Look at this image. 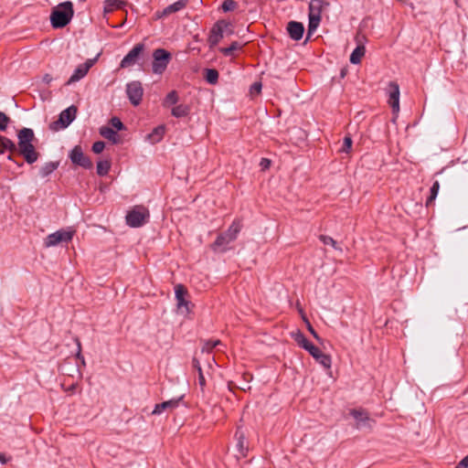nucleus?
<instances>
[{"label":"nucleus","mask_w":468,"mask_h":468,"mask_svg":"<svg viewBox=\"0 0 468 468\" xmlns=\"http://www.w3.org/2000/svg\"><path fill=\"white\" fill-rule=\"evenodd\" d=\"M241 229L240 220L235 219L226 231L218 235L216 240L211 244L212 250L221 253L229 250V245L237 239Z\"/></svg>","instance_id":"1"},{"label":"nucleus","mask_w":468,"mask_h":468,"mask_svg":"<svg viewBox=\"0 0 468 468\" xmlns=\"http://www.w3.org/2000/svg\"><path fill=\"white\" fill-rule=\"evenodd\" d=\"M73 15V4L70 1L60 3L53 8L50 14L51 26L54 28L66 27L71 21Z\"/></svg>","instance_id":"2"},{"label":"nucleus","mask_w":468,"mask_h":468,"mask_svg":"<svg viewBox=\"0 0 468 468\" xmlns=\"http://www.w3.org/2000/svg\"><path fill=\"white\" fill-rule=\"evenodd\" d=\"M150 218L149 210L143 206H135L128 211L125 219L126 224L132 228H140L144 225Z\"/></svg>","instance_id":"3"},{"label":"nucleus","mask_w":468,"mask_h":468,"mask_svg":"<svg viewBox=\"0 0 468 468\" xmlns=\"http://www.w3.org/2000/svg\"><path fill=\"white\" fill-rule=\"evenodd\" d=\"M152 69L155 74H162L167 68L171 54L164 48H156L153 53Z\"/></svg>","instance_id":"4"},{"label":"nucleus","mask_w":468,"mask_h":468,"mask_svg":"<svg viewBox=\"0 0 468 468\" xmlns=\"http://www.w3.org/2000/svg\"><path fill=\"white\" fill-rule=\"evenodd\" d=\"M187 294L188 292L183 284H177L175 286L177 310L183 314H187L191 312L192 303L186 299Z\"/></svg>","instance_id":"5"},{"label":"nucleus","mask_w":468,"mask_h":468,"mask_svg":"<svg viewBox=\"0 0 468 468\" xmlns=\"http://www.w3.org/2000/svg\"><path fill=\"white\" fill-rule=\"evenodd\" d=\"M73 235V230H57L56 232L48 235V237L45 239V246L48 248L57 246L62 242L68 243L72 239Z\"/></svg>","instance_id":"6"},{"label":"nucleus","mask_w":468,"mask_h":468,"mask_svg":"<svg viewBox=\"0 0 468 468\" xmlns=\"http://www.w3.org/2000/svg\"><path fill=\"white\" fill-rule=\"evenodd\" d=\"M69 156L70 161L76 165L81 166L84 169H91L93 167L92 161L89 156L84 154L80 145L74 146Z\"/></svg>","instance_id":"7"},{"label":"nucleus","mask_w":468,"mask_h":468,"mask_svg":"<svg viewBox=\"0 0 468 468\" xmlns=\"http://www.w3.org/2000/svg\"><path fill=\"white\" fill-rule=\"evenodd\" d=\"M126 93L131 101V103L134 106H137L141 103L144 89L142 87V83L140 81L134 80L129 82L126 85Z\"/></svg>","instance_id":"8"},{"label":"nucleus","mask_w":468,"mask_h":468,"mask_svg":"<svg viewBox=\"0 0 468 468\" xmlns=\"http://www.w3.org/2000/svg\"><path fill=\"white\" fill-rule=\"evenodd\" d=\"M77 107L71 105L67 109L63 110L60 114L58 122H55L51 124L53 129H57V125H60V128H67L76 118L77 114Z\"/></svg>","instance_id":"9"},{"label":"nucleus","mask_w":468,"mask_h":468,"mask_svg":"<svg viewBox=\"0 0 468 468\" xmlns=\"http://www.w3.org/2000/svg\"><path fill=\"white\" fill-rule=\"evenodd\" d=\"M230 26V23L225 20L218 21L210 29L208 36V43L210 47L217 46L223 38L224 28Z\"/></svg>","instance_id":"10"},{"label":"nucleus","mask_w":468,"mask_h":468,"mask_svg":"<svg viewBox=\"0 0 468 468\" xmlns=\"http://www.w3.org/2000/svg\"><path fill=\"white\" fill-rule=\"evenodd\" d=\"M144 49L143 43L136 44L122 59L121 68H128L133 66L139 59L140 55Z\"/></svg>","instance_id":"11"},{"label":"nucleus","mask_w":468,"mask_h":468,"mask_svg":"<svg viewBox=\"0 0 468 468\" xmlns=\"http://www.w3.org/2000/svg\"><path fill=\"white\" fill-rule=\"evenodd\" d=\"M94 60L88 59L86 62L80 64L74 70L71 77L66 82V85H70L84 78L89 72L90 69L93 66Z\"/></svg>","instance_id":"12"},{"label":"nucleus","mask_w":468,"mask_h":468,"mask_svg":"<svg viewBox=\"0 0 468 468\" xmlns=\"http://www.w3.org/2000/svg\"><path fill=\"white\" fill-rule=\"evenodd\" d=\"M388 103L393 112L399 111V87L395 81H390L388 87Z\"/></svg>","instance_id":"13"},{"label":"nucleus","mask_w":468,"mask_h":468,"mask_svg":"<svg viewBox=\"0 0 468 468\" xmlns=\"http://www.w3.org/2000/svg\"><path fill=\"white\" fill-rule=\"evenodd\" d=\"M17 139L16 152H19L24 147L33 143L35 140L34 131L30 128H22L17 133Z\"/></svg>","instance_id":"14"},{"label":"nucleus","mask_w":468,"mask_h":468,"mask_svg":"<svg viewBox=\"0 0 468 468\" xmlns=\"http://www.w3.org/2000/svg\"><path fill=\"white\" fill-rule=\"evenodd\" d=\"M184 396H180L178 398H174L169 400L158 403L155 405L152 414L159 415L165 410H173L179 406L180 401L183 399Z\"/></svg>","instance_id":"15"},{"label":"nucleus","mask_w":468,"mask_h":468,"mask_svg":"<svg viewBox=\"0 0 468 468\" xmlns=\"http://www.w3.org/2000/svg\"><path fill=\"white\" fill-rule=\"evenodd\" d=\"M309 354L323 367L325 368H330L331 367V356L323 353L317 346L313 345L310 346L309 350H307Z\"/></svg>","instance_id":"16"},{"label":"nucleus","mask_w":468,"mask_h":468,"mask_svg":"<svg viewBox=\"0 0 468 468\" xmlns=\"http://www.w3.org/2000/svg\"><path fill=\"white\" fill-rule=\"evenodd\" d=\"M287 31L292 39L298 41L303 36L304 27L301 22L290 21L287 25Z\"/></svg>","instance_id":"17"},{"label":"nucleus","mask_w":468,"mask_h":468,"mask_svg":"<svg viewBox=\"0 0 468 468\" xmlns=\"http://www.w3.org/2000/svg\"><path fill=\"white\" fill-rule=\"evenodd\" d=\"M20 155H22L25 161L31 165L37 161L39 157V154L37 152L33 143L24 147L22 150L17 152Z\"/></svg>","instance_id":"18"},{"label":"nucleus","mask_w":468,"mask_h":468,"mask_svg":"<svg viewBox=\"0 0 468 468\" xmlns=\"http://www.w3.org/2000/svg\"><path fill=\"white\" fill-rule=\"evenodd\" d=\"M100 134L113 144H119L122 143L120 135H118L117 132L110 126H101L100 128Z\"/></svg>","instance_id":"19"},{"label":"nucleus","mask_w":468,"mask_h":468,"mask_svg":"<svg viewBox=\"0 0 468 468\" xmlns=\"http://www.w3.org/2000/svg\"><path fill=\"white\" fill-rule=\"evenodd\" d=\"M327 5H329V3L326 0H311L308 15L322 18L323 8Z\"/></svg>","instance_id":"20"},{"label":"nucleus","mask_w":468,"mask_h":468,"mask_svg":"<svg viewBox=\"0 0 468 468\" xmlns=\"http://www.w3.org/2000/svg\"><path fill=\"white\" fill-rule=\"evenodd\" d=\"M235 439H236V447L238 449V452L245 457L247 455L248 452V446L246 445V438L245 433L240 428H238L235 432Z\"/></svg>","instance_id":"21"},{"label":"nucleus","mask_w":468,"mask_h":468,"mask_svg":"<svg viewBox=\"0 0 468 468\" xmlns=\"http://www.w3.org/2000/svg\"><path fill=\"white\" fill-rule=\"evenodd\" d=\"M126 5L124 0H106L104 2V13H111L117 9H122Z\"/></svg>","instance_id":"22"},{"label":"nucleus","mask_w":468,"mask_h":468,"mask_svg":"<svg viewBox=\"0 0 468 468\" xmlns=\"http://www.w3.org/2000/svg\"><path fill=\"white\" fill-rule=\"evenodd\" d=\"M9 151L11 154L16 152V144L9 138L0 135V152Z\"/></svg>","instance_id":"23"},{"label":"nucleus","mask_w":468,"mask_h":468,"mask_svg":"<svg viewBox=\"0 0 468 468\" xmlns=\"http://www.w3.org/2000/svg\"><path fill=\"white\" fill-rule=\"evenodd\" d=\"M186 5V0H178L176 2H175L174 4L172 5H169L168 6H166L164 10H163V13H162V16H168L172 13H176L177 11H180L181 9H183Z\"/></svg>","instance_id":"24"},{"label":"nucleus","mask_w":468,"mask_h":468,"mask_svg":"<svg viewBox=\"0 0 468 468\" xmlns=\"http://www.w3.org/2000/svg\"><path fill=\"white\" fill-rule=\"evenodd\" d=\"M366 48L364 45H357L350 55V62L352 64H359L362 58L365 56Z\"/></svg>","instance_id":"25"},{"label":"nucleus","mask_w":468,"mask_h":468,"mask_svg":"<svg viewBox=\"0 0 468 468\" xmlns=\"http://www.w3.org/2000/svg\"><path fill=\"white\" fill-rule=\"evenodd\" d=\"M165 132V125H159L155 127L151 133L148 134V139L151 141L152 144H156L162 140Z\"/></svg>","instance_id":"26"},{"label":"nucleus","mask_w":468,"mask_h":468,"mask_svg":"<svg viewBox=\"0 0 468 468\" xmlns=\"http://www.w3.org/2000/svg\"><path fill=\"white\" fill-rule=\"evenodd\" d=\"M58 167V162H48L39 169V176L43 178L48 176Z\"/></svg>","instance_id":"27"},{"label":"nucleus","mask_w":468,"mask_h":468,"mask_svg":"<svg viewBox=\"0 0 468 468\" xmlns=\"http://www.w3.org/2000/svg\"><path fill=\"white\" fill-rule=\"evenodd\" d=\"M218 71L215 69H205L204 79L207 83L211 85H215L218 83Z\"/></svg>","instance_id":"28"},{"label":"nucleus","mask_w":468,"mask_h":468,"mask_svg":"<svg viewBox=\"0 0 468 468\" xmlns=\"http://www.w3.org/2000/svg\"><path fill=\"white\" fill-rule=\"evenodd\" d=\"M190 112V107L185 104H179L172 109V115L176 118L186 117Z\"/></svg>","instance_id":"29"},{"label":"nucleus","mask_w":468,"mask_h":468,"mask_svg":"<svg viewBox=\"0 0 468 468\" xmlns=\"http://www.w3.org/2000/svg\"><path fill=\"white\" fill-rule=\"evenodd\" d=\"M192 367L197 371L198 384L201 387V388H203L206 386V379H205L199 360L197 357H193Z\"/></svg>","instance_id":"30"},{"label":"nucleus","mask_w":468,"mask_h":468,"mask_svg":"<svg viewBox=\"0 0 468 468\" xmlns=\"http://www.w3.org/2000/svg\"><path fill=\"white\" fill-rule=\"evenodd\" d=\"M295 342L304 350H309L310 346H313V344L305 337V335L298 332L294 337Z\"/></svg>","instance_id":"31"},{"label":"nucleus","mask_w":468,"mask_h":468,"mask_svg":"<svg viewBox=\"0 0 468 468\" xmlns=\"http://www.w3.org/2000/svg\"><path fill=\"white\" fill-rule=\"evenodd\" d=\"M241 45L238 41H233L229 47L228 48H220L219 51L225 56V57H231L233 55V52L240 49Z\"/></svg>","instance_id":"32"},{"label":"nucleus","mask_w":468,"mask_h":468,"mask_svg":"<svg viewBox=\"0 0 468 468\" xmlns=\"http://www.w3.org/2000/svg\"><path fill=\"white\" fill-rule=\"evenodd\" d=\"M110 168H111V163L107 160L99 161L97 163V174L100 176H106L109 173Z\"/></svg>","instance_id":"33"},{"label":"nucleus","mask_w":468,"mask_h":468,"mask_svg":"<svg viewBox=\"0 0 468 468\" xmlns=\"http://www.w3.org/2000/svg\"><path fill=\"white\" fill-rule=\"evenodd\" d=\"M308 16H309L308 37H310L311 34L314 33L317 29V27L321 22V17L314 16L311 15H308Z\"/></svg>","instance_id":"34"},{"label":"nucleus","mask_w":468,"mask_h":468,"mask_svg":"<svg viewBox=\"0 0 468 468\" xmlns=\"http://www.w3.org/2000/svg\"><path fill=\"white\" fill-rule=\"evenodd\" d=\"M178 101V95L176 90L170 91L165 98L164 106L175 105Z\"/></svg>","instance_id":"35"},{"label":"nucleus","mask_w":468,"mask_h":468,"mask_svg":"<svg viewBox=\"0 0 468 468\" xmlns=\"http://www.w3.org/2000/svg\"><path fill=\"white\" fill-rule=\"evenodd\" d=\"M218 346H222V342L220 340H207L202 347V352H210Z\"/></svg>","instance_id":"36"},{"label":"nucleus","mask_w":468,"mask_h":468,"mask_svg":"<svg viewBox=\"0 0 468 468\" xmlns=\"http://www.w3.org/2000/svg\"><path fill=\"white\" fill-rule=\"evenodd\" d=\"M350 415L352 417H354V419L356 420H357L358 422H363V421H366L368 420V416H367V412H365L363 410H352L350 411Z\"/></svg>","instance_id":"37"},{"label":"nucleus","mask_w":468,"mask_h":468,"mask_svg":"<svg viewBox=\"0 0 468 468\" xmlns=\"http://www.w3.org/2000/svg\"><path fill=\"white\" fill-rule=\"evenodd\" d=\"M319 239L324 244V245H331L335 250H341V248L337 246V242L330 236L326 235H320Z\"/></svg>","instance_id":"38"},{"label":"nucleus","mask_w":468,"mask_h":468,"mask_svg":"<svg viewBox=\"0 0 468 468\" xmlns=\"http://www.w3.org/2000/svg\"><path fill=\"white\" fill-rule=\"evenodd\" d=\"M237 6L238 3L235 0H225L221 5V8L224 12L233 11Z\"/></svg>","instance_id":"39"},{"label":"nucleus","mask_w":468,"mask_h":468,"mask_svg":"<svg viewBox=\"0 0 468 468\" xmlns=\"http://www.w3.org/2000/svg\"><path fill=\"white\" fill-rule=\"evenodd\" d=\"M109 123L111 124V126L113 130L116 129L117 131H122V130L125 129L124 124L122 122L120 118H118L116 116L112 117Z\"/></svg>","instance_id":"40"},{"label":"nucleus","mask_w":468,"mask_h":468,"mask_svg":"<svg viewBox=\"0 0 468 468\" xmlns=\"http://www.w3.org/2000/svg\"><path fill=\"white\" fill-rule=\"evenodd\" d=\"M10 121V118L5 112H0V131L5 132Z\"/></svg>","instance_id":"41"},{"label":"nucleus","mask_w":468,"mask_h":468,"mask_svg":"<svg viewBox=\"0 0 468 468\" xmlns=\"http://www.w3.org/2000/svg\"><path fill=\"white\" fill-rule=\"evenodd\" d=\"M352 138L348 135L345 136L340 151L343 153H348L352 147Z\"/></svg>","instance_id":"42"},{"label":"nucleus","mask_w":468,"mask_h":468,"mask_svg":"<svg viewBox=\"0 0 468 468\" xmlns=\"http://www.w3.org/2000/svg\"><path fill=\"white\" fill-rule=\"evenodd\" d=\"M105 147V144L102 141H97L92 144V151L95 154H101Z\"/></svg>","instance_id":"43"},{"label":"nucleus","mask_w":468,"mask_h":468,"mask_svg":"<svg viewBox=\"0 0 468 468\" xmlns=\"http://www.w3.org/2000/svg\"><path fill=\"white\" fill-rule=\"evenodd\" d=\"M439 189H440V183L438 181H435L431 187L430 195H432L433 197H437Z\"/></svg>","instance_id":"44"},{"label":"nucleus","mask_w":468,"mask_h":468,"mask_svg":"<svg viewBox=\"0 0 468 468\" xmlns=\"http://www.w3.org/2000/svg\"><path fill=\"white\" fill-rule=\"evenodd\" d=\"M76 343H77V346H78L77 358L80 359L82 364L84 365L85 361H84V357L81 355V344H80V341L78 338H76Z\"/></svg>","instance_id":"45"},{"label":"nucleus","mask_w":468,"mask_h":468,"mask_svg":"<svg viewBox=\"0 0 468 468\" xmlns=\"http://www.w3.org/2000/svg\"><path fill=\"white\" fill-rule=\"evenodd\" d=\"M307 328H308V331L310 332V334L318 341L321 340L320 336L318 335V334L316 333V331L314 329V327L312 326V324L307 322Z\"/></svg>","instance_id":"46"},{"label":"nucleus","mask_w":468,"mask_h":468,"mask_svg":"<svg viewBox=\"0 0 468 468\" xmlns=\"http://www.w3.org/2000/svg\"><path fill=\"white\" fill-rule=\"evenodd\" d=\"M270 165H271V161L267 158H261V163H260V165L261 166V168L264 170V169H267L270 167Z\"/></svg>","instance_id":"47"},{"label":"nucleus","mask_w":468,"mask_h":468,"mask_svg":"<svg viewBox=\"0 0 468 468\" xmlns=\"http://www.w3.org/2000/svg\"><path fill=\"white\" fill-rule=\"evenodd\" d=\"M52 80L53 78L50 74H45L42 79L43 82L48 85L51 83Z\"/></svg>","instance_id":"48"},{"label":"nucleus","mask_w":468,"mask_h":468,"mask_svg":"<svg viewBox=\"0 0 468 468\" xmlns=\"http://www.w3.org/2000/svg\"><path fill=\"white\" fill-rule=\"evenodd\" d=\"M251 90L257 91V92H261V82H255L253 83V85L251 86Z\"/></svg>","instance_id":"49"},{"label":"nucleus","mask_w":468,"mask_h":468,"mask_svg":"<svg viewBox=\"0 0 468 468\" xmlns=\"http://www.w3.org/2000/svg\"><path fill=\"white\" fill-rule=\"evenodd\" d=\"M459 464L463 467V468H468V455L465 456L460 463Z\"/></svg>","instance_id":"50"},{"label":"nucleus","mask_w":468,"mask_h":468,"mask_svg":"<svg viewBox=\"0 0 468 468\" xmlns=\"http://www.w3.org/2000/svg\"><path fill=\"white\" fill-rule=\"evenodd\" d=\"M435 198H436V197L430 195V197L426 200V206L429 207L430 205H431L433 203V201L435 200Z\"/></svg>","instance_id":"51"},{"label":"nucleus","mask_w":468,"mask_h":468,"mask_svg":"<svg viewBox=\"0 0 468 468\" xmlns=\"http://www.w3.org/2000/svg\"><path fill=\"white\" fill-rule=\"evenodd\" d=\"M7 461H8V460L6 459V457L5 456V454H3V453H1V452H0V463H1L2 464H5V463H7Z\"/></svg>","instance_id":"52"},{"label":"nucleus","mask_w":468,"mask_h":468,"mask_svg":"<svg viewBox=\"0 0 468 468\" xmlns=\"http://www.w3.org/2000/svg\"><path fill=\"white\" fill-rule=\"evenodd\" d=\"M455 468H463V467L458 463Z\"/></svg>","instance_id":"53"}]
</instances>
